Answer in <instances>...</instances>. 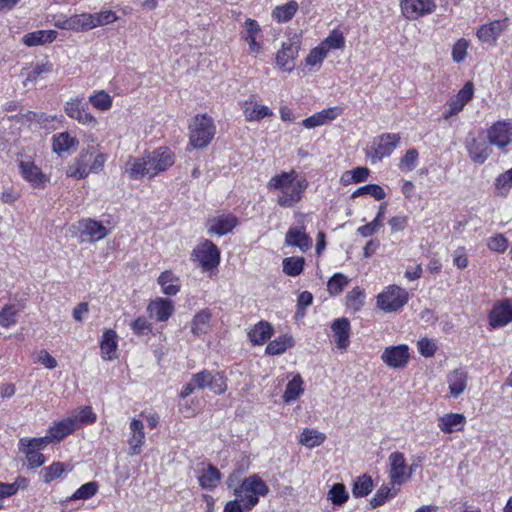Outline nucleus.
<instances>
[{"label": "nucleus", "mask_w": 512, "mask_h": 512, "mask_svg": "<svg viewBox=\"0 0 512 512\" xmlns=\"http://www.w3.org/2000/svg\"><path fill=\"white\" fill-rule=\"evenodd\" d=\"M308 185L306 178L299 177L295 170H291L271 177L267 187L269 190L281 191V194L277 197L279 206L292 208L301 201Z\"/></svg>", "instance_id": "1"}, {"label": "nucleus", "mask_w": 512, "mask_h": 512, "mask_svg": "<svg viewBox=\"0 0 512 512\" xmlns=\"http://www.w3.org/2000/svg\"><path fill=\"white\" fill-rule=\"evenodd\" d=\"M268 492L267 484L257 474H253L235 488L234 495L243 503L245 510L250 511L258 504L259 496H266Z\"/></svg>", "instance_id": "2"}, {"label": "nucleus", "mask_w": 512, "mask_h": 512, "mask_svg": "<svg viewBox=\"0 0 512 512\" xmlns=\"http://www.w3.org/2000/svg\"><path fill=\"white\" fill-rule=\"evenodd\" d=\"M216 133L213 119L207 114L197 115L190 124L189 144L193 148L207 147Z\"/></svg>", "instance_id": "3"}, {"label": "nucleus", "mask_w": 512, "mask_h": 512, "mask_svg": "<svg viewBox=\"0 0 512 512\" xmlns=\"http://www.w3.org/2000/svg\"><path fill=\"white\" fill-rule=\"evenodd\" d=\"M192 259L199 262L204 271H210L220 263V250L212 241L205 239L193 249Z\"/></svg>", "instance_id": "4"}, {"label": "nucleus", "mask_w": 512, "mask_h": 512, "mask_svg": "<svg viewBox=\"0 0 512 512\" xmlns=\"http://www.w3.org/2000/svg\"><path fill=\"white\" fill-rule=\"evenodd\" d=\"M486 137L491 146L506 152L512 143V122L499 120L486 130Z\"/></svg>", "instance_id": "5"}, {"label": "nucleus", "mask_w": 512, "mask_h": 512, "mask_svg": "<svg viewBox=\"0 0 512 512\" xmlns=\"http://www.w3.org/2000/svg\"><path fill=\"white\" fill-rule=\"evenodd\" d=\"M408 299V292L404 288L391 285L377 296V305L385 312H392L403 307Z\"/></svg>", "instance_id": "6"}, {"label": "nucleus", "mask_w": 512, "mask_h": 512, "mask_svg": "<svg viewBox=\"0 0 512 512\" xmlns=\"http://www.w3.org/2000/svg\"><path fill=\"white\" fill-rule=\"evenodd\" d=\"M301 46V36L294 34L287 41L282 43V48L276 54V64L283 71L291 72L295 67V60L298 57Z\"/></svg>", "instance_id": "7"}, {"label": "nucleus", "mask_w": 512, "mask_h": 512, "mask_svg": "<svg viewBox=\"0 0 512 512\" xmlns=\"http://www.w3.org/2000/svg\"><path fill=\"white\" fill-rule=\"evenodd\" d=\"M148 176L154 177L174 164V154L165 147L144 154Z\"/></svg>", "instance_id": "8"}, {"label": "nucleus", "mask_w": 512, "mask_h": 512, "mask_svg": "<svg viewBox=\"0 0 512 512\" xmlns=\"http://www.w3.org/2000/svg\"><path fill=\"white\" fill-rule=\"evenodd\" d=\"M192 378L198 389L208 388L215 394H222L227 389L226 378L219 372L203 370L193 374Z\"/></svg>", "instance_id": "9"}, {"label": "nucleus", "mask_w": 512, "mask_h": 512, "mask_svg": "<svg viewBox=\"0 0 512 512\" xmlns=\"http://www.w3.org/2000/svg\"><path fill=\"white\" fill-rule=\"evenodd\" d=\"M238 223V218L234 214L222 213L208 218L205 228L209 235L223 236L231 232Z\"/></svg>", "instance_id": "10"}, {"label": "nucleus", "mask_w": 512, "mask_h": 512, "mask_svg": "<svg viewBox=\"0 0 512 512\" xmlns=\"http://www.w3.org/2000/svg\"><path fill=\"white\" fill-rule=\"evenodd\" d=\"M400 142L399 134L385 133L374 139L370 156L375 161L390 156Z\"/></svg>", "instance_id": "11"}, {"label": "nucleus", "mask_w": 512, "mask_h": 512, "mask_svg": "<svg viewBox=\"0 0 512 512\" xmlns=\"http://www.w3.org/2000/svg\"><path fill=\"white\" fill-rule=\"evenodd\" d=\"M465 148L470 159L476 164H483L492 154V148L487 137H468L465 141Z\"/></svg>", "instance_id": "12"}, {"label": "nucleus", "mask_w": 512, "mask_h": 512, "mask_svg": "<svg viewBox=\"0 0 512 512\" xmlns=\"http://www.w3.org/2000/svg\"><path fill=\"white\" fill-rule=\"evenodd\" d=\"M474 87L471 82H467L462 89L447 102V109L443 113V118L448 120L454 115L460 113L466 104L473 98Z\"/></svg>", "instance_id": "13"}, {"label": "nucleus", "mask_w": 512, "mask_h": 512, "mask_svg": "<svg viewBox=\"0 0 512 512\" xmlns=\"http://www.w3.org/2000/svg\"><path fill=\"white\" fill-rule=\"evenodd\" d=\"M64 111L68 117L77 120L82 125H95L96 118L88 111L87 103L80 98L67 101Z\"/></svg>", "instance_id": "14"}, {"label": "nucleus", "mask_w": 512, "mask_h": 512, "mask_svg": "<svg viewBox=\"0 0 512 512\" xmlns=\"http://www.w3.org/2000/svg\"><path fill=\"white\" fill-rule=\"evenodd\" d=\"M409 359V348L405 344L386 347L381 355V360L387 366L395 369L404 368Z\"/></svg>", "instance_id": "15"}, {"label": "nucleus", "mask_w": 512, "mask_h": 512, "mask_svg": "<svg viewBox=\"0 0 512 512\" xmlns=\"http://www.w3.org/2000/svg\"><path fill=\"white\" fill-rule=\"evenodd\" d=\"M509 27V19L503 18L483 24L476 32L477 38L487 44H495L497 39Z\"/></svg>", "instance_id": "16"}, {"label": "nucleus", "mask_w": 512, "mask_h": 512, "mask_svg": "<svg viewBox=\"0 0 512 512\" xmlns=\"http://www.w3.org/2000/svg\"><path fill=\"white\" fill-rule=\"evenodd\" d=\"M390 464L389 477L392 485H402L409 479L407 474L408 466L406 465L404 454L398 451L391 453L388 457Z\"/></svg>", "instance_id": "17"}, {"label": "nucleus", "mask_w": 512, "mask_h": 512, "mask_svg": "<svg viewBox=\"0 0 512 512\" xmlns=\"http://www.w3.org/2000/svg\"><path fill=\"white\" fill-rule=\"evenodd\" d=\"M435 4L430 0H402L401 10L407 19H417L420 16L431 13Z\"/></svg>", "instance_id": "18"}, {"label": "nucleus", "mask_w": 512, "mask_h": 512, "mask_svg": "<svg viewBox=\"0 0 512 512\" xmlns=\"http://www.w3.org/2000/svg\"><path fill=\"white\" fill-rule=\"evenodd\" d=\"M285 244L306 252L312 247V238L306 233L304 225L293 226L285 235Z\"/></svg>", "instance_id": "19"}, {"label": "nucleus", "mask_w": 512, "mask_h": 512, "mask_svg": "<svg viewBox=\"0 0 512 512\" xmlns=\"http://www.w3.org/2000/svg\"><path fill=\"white\" fill-rule=\"evenodd\" d=\"M488 317L492 328L503 327L512 322V303L510 300L495 304Z\"/></svg>", "instance_id": "20"}, {"label": "nucleus", "mask_w": 512, "mask_h": 512, "mask_svg": "<svg viewBox=\"0 0 512 512\" xmlns=\"http://www.w3.org/2000/svg\"><path fill=\"white\" fill-rule=\"evenodd\" d=\"M78 229L82 235L89 237L91 242L104 239L109 234V229L101 222L91 218H85L78 222Z\"/></svg>", "instance_id": "21"}, {"label": "nucleus", "mask_w": 512, "mask_h": 512, "mask_svg": "<svg viewBox=\"0 0 512 512\" xmlns=\"http://www.w3.org/2000/svg\"><path fill=\"white\" fill-rule=\"evenodd\" d=\"M147 312L151 318L156 321H167L174 312L172 300L167 298H157L151 301L147 306Z\"/></svg>", "instance_id": "22"}, {"label": "nucleus", "mask_w": 512, "mask_h": 512, "mask_svg": "<svg viewBox=\"0 0 512 512\" xmlns=\"http://www.w3.org/2000/svg\"><path fill=\"white\" fill-rule=\"evenodd\" d=\"M93 156V153H89V150L82 151L80 155L74 159L73 163L70 164L66 169V176L75 179H85L91 169H89V161Z\"/></svg>", "instance_id": "23"}, {"label": "nucleus", "mask_w": 512, "mask_h": 512, "mask_svg": "<svg viewBox=\"0 0 512 512\" xmlns=\"http://www.w3.org/2000/svg\"><path fill=\"white\" fill-rule=\"evenodd\" d=\"M341 109L339 107H330L323 109L312 116L304 119L301 124L307 129H313L319 126L328 124L335 120L340 114Z\"/></svg>", "instance_id": "24"}, {"label": "nucleus", "mask_w": 512, "mask_h": 512, "mask_svg": "<svg viewBox=\"0 0 512 512\" xmlns=\"http://www.w3.org/2000/svg\"><path fill=\"white\" fill-rule=\"evenodd\" d=\"M131 436L128 439L129 452L128 454L138 455L141 452V447L145 442L144 424L141 420L133 418L130 422Z\"/></svg>", "instance_id": "25"}, {"label": "nucleus", "mask_w": 512, "mask_h": 512, "mask_svg": "<svg viewBox=\"0 0 512 512\" xmlns=\"http://www.w3.org/2000/svg\"><path fill=\"white\" fill-rule=\"evenodd\" d=\"M19 168L23 178L35 188L43 187L47 181V177L33 162L20 161Z\"/></svg>", "instance_id": "26"}, {"label": "nucleus", "mask_w": 512, "mask_h": 512, "mask_svg": "<svg viewBox=\"0 0 512 512\" xmlns=\"http://www.w3.org/2000/svg\"><path fill=\"white\" fill-rule=\"evenodd\" d=\"M77 429V419L68 417L54 423L48 429L50 440L61 441L66 436L72 434Z\"/></svg>", "instance_id": "27"}, {"label": "nucleus", "mask_w": 512, "mask_h": 512, "mask_svg": "<svg viewBox=\"0 0 512 512\" xmlns=\"http://www.w3.org/2000/svg\"><path fill=\"white\" fill-rule=\"evenodd\" d=\"M468 373L463 369H455L447 375V383L452 397H459L466 389Z\"/></svg>", "instance_id": "28"}, {"label": "nucleus", "mask_w": 512, "mask_h": 512, "mask_svg": "<svg viewBox=\"0 0 512 512\" xmlns=\"http://www.w3.org/2000/svg\"><path fill=\"white\" fill-rule=\"evenodd\" d=\"M117 339L116 331L112 329L104 331L100 341L101 356L104 360H113L116 358V350L118 347Z\"/></svg>", "instance_id": "29"}, {"label": "nucleus", "mask_w": 512, "mask_h": 512, "mask_svg": "<svg viewBox=\"0 0 512 512\" xmlns=\"http://www.w3.org/2000/svg\"><path fill=\"white\" fill-rule=\"evenodd\" d=\"M335 342L339 349H346L349 344L350 322L347 318H338L332 325Z\"/></svg>", "instance_id": "30"}, {"label": "nucleus", "mask_w": 512, "mask_h": 512, "mask_svg": "<svg viewBox=\"0 0 512 512\" xmlns=\"http://www.w3.org/2000/svg\"><path fill=\"white\" fill-rule=\"evenodd\" d=\"M466 422V418L460 413H448L439 418L438 427L444 433H453L461 431Z\"/></svg>", "instance_id": "31"}, {"label": "nucleus", "mask_w": 512, "mask_h": 512, "mask_svg": "<svg viewBox=\"0 0 512 512\" xmlns=\"http://www.w3.org/2000/svg\"><path fill=\"white\" fill-rule=\"evenodd\" d=\"M58 33L56 30H37L23 36V43L28 47L52 43Z\"/></svg>", "instance_id": "32"}, {"label": "nucleus", "mask_w": 512, "mask_h": 512, "mask_svg": "<svg viewBox=\"0 0 512 512\" xmlns=\"http://www.w3.org/2000/svg\"><path fill=\"white\" fill-rule=\"evenodd\" d=\"M273 327L269 322L260 321L248 332V337L253 345H262L271 338Z\"/></svg>", "instance_id": "33"}, {"label": "nucleus", "mask_w": 512, "mask_h": 512, "mask_svg": "<svg viewBox=\"0 0 512 512\" xmlns=\"http://www.w3.org/2000/svg\"><path fill=\"white\" fill-rule=\"evenodd\" d=\"M157 282L161 286L162 292L168 296L176 295L181 288L179 277L174 275L170 270L162 272Z\"/></svg>", "instance_id": "34"}, {"label": "nucleus", "mask_w": 512, "mask_h": 512, "mask_svg": "<svg viewBox=\"0 0 512 512\" xmlns=\"http://www.w3.org/2000/svg\"><path fill=\"white\" fill-rule=\"evenodd\" d=\"M144 155L142 157H129L126 165L125 172L133 180L141 179L148 176L149 169H147Z\"/></svg>", "instance_id": "35"}, {"label": "nucleus", "mask_w": 512, "mask_h": 512, "mask_svg": "<svg viewBox=\"0 0 512 512\" xmlns=\"http://www.w3.org/2000/svg\"><path fill=\"white\" fill-rule=\"evenodd\" d=\"M78 145L79 140L71 136L69 132H61L53 136L52 149L57 154L67 152Z\"/></svg>", "instance_id": "36"}, {"label": "nucleus", "mask_w": 512, "mask_h": 512, "mask_svg": "<svg viewBox=\"0 0 512 512\" xmlns=\"http://www.w3.org/2000/svg\"><path fill=\"white\" fill-rule=\"evenodd\" d=\"M210 320V311L208 309L201 310L192 319L191 332L196 336L206 334L210 327Z\"/></svg>", "instance_id": "37"}, {"label": "nucleus", "mask_w": 512, "mask_h": 512, "mask_svg": "<svg viewBox=\"0 0 512 512\" xmlns=\"http://www.w3.org/2000/svg\"><path fill=\"white\" fill-rule=\"evenodd\" d=\"M298 8V3L291 0L284 5L276 6L272 11V17L279 23L288 22L294 17Z\"/></svg>", "instance_id": "38"}, {"label": "nucleus", "mask_w": 512, "mask_h": 512, "mask_svg": "<svg viewBox=\"0 0 512 512\" xmlns=\"http://www.w3.org/2000/svg\"><path fill=\"white\" fill-rule=\"evenodd\" d=\"M245 27L246 32L243 38L248 43L250 52L257 54L261 50V45L256 41V35L260 31V26L257 21L249 18L245 21Z\"/></svg>", "instance_id": "39"}, {"label": "nucleus", "mask_w": 512, "mask_h": 512, "mask_svg": "<svg viewBox=\"0 0 512 512\" xmlns=\"http://www.w3.org/2000/svg\"><path fill=\"white\" fill-rule=\"evenodd\" d=\"M304 392L303 380L299 374L293 376L288 382L283 394V401L289 403L296 400Z\"/></svg>", "instance_id": "40"}, {"label": "nucleus", "mask_w": 512, "mask_h": 512, "mask_svg": "<svg viewBox=\"0 0 512 512\" xmlns=\"http://www.w3.org/2000/svg\"><path fill=\"white\" fill-rule=\"evenodd\" d=\"M220 479L219 470L213 465H208L207 469L199 476V484L204 489L212 490L218 485Z\"/></svg>", "instance_id": "41"}, {"label": "nucleus", "mask_w": 512, "mask_h": 512, "mask_svg": "<svg viewBox=\"0 0 512 512\" xmlns=\"http://www.w3.org/2000/svg\"><path fill=\"white\" fill-rule=\"evenodd\" d=\"M326 439L324 433L315 429L305 428L301 433L299 442L307 448H315L320 446Z\"/></svg>", "instance_id": "42"}, {"label": "nucleus", "mask_w": 512, "mask_h": 512, "mask_svg": "<svg viewBox=\"0 0 512 512\" xmlns=\"http://www.w3.org/2000/svg\"><path fill=\"white\" fill-rule=\"evenodd\" d=\"M293 344L294 342L292 337L283 335L271 341L266 346L265 352L268 355H280L283 354L289 347H292Z\"/></svg>", "instance_id": "43"}, {"label": "nucleus", "mask_w": 512, "mask_h": 512, "mask_svg": "<svg viewBox=\"0 0 512 512\" xmlns=\"http://www.w3.org/2000/svg\"><path fill=\"white\" fill-rule=\"evenodd\" d=\"M373 489V481L371 476L363 474L354 482L352 494L355 498L367 496Z\"/></svg>", "instance_id": "44"}, {"label": "nucleus", "mask_w": 512, "mask_h": 512, "mask_svg": "<svg viewBox=\"0 0 512 512\" xmlns=\"http://www.w3.org/2000/svg\"><path fill=\"white\" fill-rule=\"evenodd\" d=\"M244 115L247 121H259L272 116L273 112L267 106L255 103L244 109Z\"/></svg>", "instance_id": "45"}, {"label": "nucleus", "mask_w": 512, "mask_h": 512, "mask_svg": "<svg viewBox=\"0 0 512 512\" xmlns=\"http://www.w3.org/2000/svg\"><path fill=\"white\" fill-rule=\"evenodd\" d=\"M28 486V481L24 477H18L13 483L0 482V500L15 495L19 489Z\"/></svg>", "instance_id": "46"}, {"label": "nucleus", "mask_w": 512, "mask_h": 512, "mask_svg": "<svg viewBox=\"0 0 512 512\" xmlns=\"http://www.w3.org/2000/svg\"><path fill=\"white\" fill-rule=\"evenodd\" d=\"M305 260L303 257H288L283 260V272L295 277L302 273Z\"/></svg>", "instance_id": "47"}, {"label": "nucleus", "mask_w": 512, "mask_h": 512, "mask_svg": "<svg viewBox=\"0 0 512 512\" xmlns=\"http://www.w3.org/2000/svg\"><path fill=\"white\" fill-rule=\"evenodd\" d=\"M99 489V485L95 481L87 482L78 488L72 496L69 497V501L74 500H87L93 497Z\"/></svg>", "instance_id": "48"}, {"label": "nucleus", "mask_w": 512, "mask_h": 512, "mask_svg": "<svg viewBox=\"0 0 512 512\" xmlns=\"http://www.w3.org/2000/svg\"><path fill=\"white\" fill-rule=\"evenodd\" d=\"M64 472L65 465L61 462H54L50 466L43 468L40 472V476L43 482L49 483L60 478Z\"/></svg>", "instance_id": "49"}, {"label": "nucleus", "mask_w": 512, "mask_h": 512, "mask_svg": "<svg viewBox=\"0 0 512 512\" xmlns=\"http://www.w3.org/2000/svg\"><path fill=\"white\" fill-rule=\"evenodd\" d=\"M362 195H370L373 198H375L376 200H382L385 198L386 193H385L384 189L377 184H367V185L362 186V187L358 188L357 190H355L352 193L351 198L354 199V198L360 197Z\"/></svg>", "instance_id": "50"}, {"label": "nucleus", "mask_w": 512, "mask_h": 512, "mask_svg": "<svg viewBox=\"0 0 512 512\" xmlns=\"http://www.w3.org/2000/svg\"><path fill=\"white\" fill-rule=\"evenodd\" d=\"M74 31H88L96 28L93 13H82L73 15Z\"/></svg>", "instance_id": "51"}, {"label": "nucleus", "mask_w": 512, "mask_h": 512, "mask_svg": "<svg viewBox=\"0 0 512 512\" xmlns=\"http://www.w3.org/2000/svg\"><path fill=\"white\" fill-rule=\"evenodd\" d=\"M349 283V279L342 273L334 274L327 283L328 292L335 296L342 293L344 287Z\"/></svg>", "instance_id": "52"}, {"label": "nucleus", "mask_w": 512, "mask_h": 512, "mask_svg": "<svg viewBox=\"0 0 512 512\" xmlns=\"http://www.w3.org/2000/svg\"><path fill=\"white\" fill-rule=\"evenodd\" d=\"M320 45L324 46L327 52L330 49H342L345 46L344 35L340 30L334 29Z\"/></svg>", "instance_id": "53"}, {"label": "nucleus", "mask_w": 512, "mask_h": 512, "mask_svg": "<svg viewBox=\"0 0 512 512\" xmlns=\"http://www.w3.org/2000/svg\"><path fill=\"white\" fill-rule=\"evenodd\" d=\"M396 494L397 490L390 488L388 485H383L370 500V505L372 508H377L383 505L388 498L394 497Z\"/></svg>", "instance_id": "54"}, {"label": "nucleus", "mask_w": 512, "mask_h": 512, "mask_svg": "<svg viewBox=\"0 0 512 512\" xmlns=\"http://www.w3.org/2000/svg\"><path fill=\"white\" fill-rule=\"evenodd\" d=\"M418 163V151L414 148L408 149L405 155L401 158L399 169L402 172H410L414 170Z\"/></svg>", "instance_id": "55"}, {"label": "nucleus", "mask_w": 512, "mask_h": 512, "mask_svg": "<svg viewBox=\"0 0 512 512\" xmlns=\"http://www.w3.org/2000/svg\"><path fill=\"white\" fill-rule=\"evenodd\" d=\"M89 102L97 109L105 111L111 108L112 98L105 91H99L89 97Z\"/></svg>", "instance_id": "56"}, {"label": "nucleus", "mask_w": 512, "mask_h": 512, "mask_svg": "<svg viewBox=\"0 0 512 512\" xmlns=\"http://www.w3.org/2000/svg\"><path fill=\"white\" fill-rule=\"evenodd\" d=\"M19 450L25 454L28 464L31 468L40 467L44 461V455L39 450H34L26 446H19Z\"/></svg>", "instance_id": "57"}, {"label": "nucleus", "mask_w": 512, "mask_h": 512, "mask_svg": "<svg viewBox=\"0 0 512 512\" xmlns=\"http://www.w3.org/2000/svg\"><path fill=\"white\" fill-rule=\"evenodd\" d=\"M19 311L11 305H5L0 311V326L8 328L17 321Z\"/></svg>", "instance_id": "58"}, {"label": "nucleus", "mask_w": 512, "mask_h": 512, "mask_svg": "<svg viewBox=\"0 0 512 512\" xmlns=\"http://www.w3.org/2000/svg\"><path fill=\"white\" fill-rule=\"evenodd\" d=\"M364 302V291L360 287H355L346 295V305L357 311Z\"/></svg>", "instance_id": "59"}, {"label": "nucleus", "mask_w": 512, "mask_h": 512, "mask_svg": "<svg viewBox=\"0 0 512 512\" xmlns=\"http://www.w3.org/2000/svg\"><path fill=\"white\" fill-rule=\"evenodd\" d=\"M329 499L335 505H342L348 500V493L344 484L336 483L329 491Z\"/></svg>", "instance_id": "60"}, {"label": "nucleus", "mask_w": 512, "mask_h": 512, "mask_svg": "<svg viewBox=\"0 0 512 512\" xmlns=\"http://www.w3.org/2000/svg\"><path fill=\"white\" fill-rule=\"evenodd\" d=\"M50 442H53L50 440L49 434L47 433L46 436L40 437V438H21L19 440V446H26L29 448H32L34 450H42L46 447V445Z\"/></svg>", "instance_id": "61"}, {"label": "nucleus", "mask_w": 512, "mask_h": 512, "mask_svg": "<svg viewBox=\"0 0 512 512\" xmlns=\"http://www.w3.org/2000/svg\"><path fill=\"white\" fill-rule=\"evenodd\" d=\"M468 47H469V42L464 38L459 39L453 45L452 58L456 63H461L465 60Z\"/></svg>", "instance_id": "62"}, {"label": "nucleus", "mask_w": 512, "mask_h": 512, "mask_svg": "<svg viewBox=\"0 0 512 512\" xmlns=\"http://www.w3.org/2000/svg\"><path fill=\"white\" fill-rule=\"evenodd\" d=\"M71 418L77 419V428L80 424H91L96 421V414L92 411L91 407H83L75 414L71 416Z\"/></svg>", "instance_id": "63"}, {"label": "nucleus", "mask_w": 512, "mask_h": 512, "mask_svg": "<svg viewBox=\"0 0 512 512\" xmlns=\"http://www.w3.org/2000/svg\"><path fill=\"white\" fill-rule=\"evenodd\" d=\"M512 187V168L500 174L495 181V188L507 192Z\"/></svg>", "instance_id": "64"}]
</instances>
